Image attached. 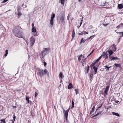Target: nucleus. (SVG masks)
<instances>
[{"instance_id":"44","label":"nucleus","mask_w":123,"mask_h":123,"mask_svg":"<svg viewBox=\"0 0 123 123\" xmlns=\"http://www.w3.org/2000/svg\"><path fill=\"white\" fill-rule=\"evenodd\" d=\"M108 57L109 58L111 59H111L112 58V57L111 56V55H110V54H109L108 55Z\"/></svg>"},{"instance_id":"57","label":"nucleus","mask_w":123,"mask_h":123,"mask_svg":"<svg viewBox=\"0 0 123 123\" xmlns=\"http://www.w3.org/2000/svg\"><path fill=\"white\" fill-rule=\"evenodd\" d=\"M119 33H120V34H122V35H123V32H120Z\"/></svg>"},{"instance_id":"62","label":"nucleus","mask_w":123,"mask_h":123,"mask_svg":"<svg viewBox=\"0 0 123 123\" xmlns=\"http://www.w3.org/2000/svg\"><path fill=\"white\" fill-rule=\"evenodd\" d=\"M62 79H61L60 80V83H62Z\"/></svg>"},{"instance_id":"36","label":"nucleus","mask_w":123,"mask_h":123,"mask_svg":"<svg viewBox=\"0 0 123 123\" xmlns=\"http://www.w3.org/2000/svg\"><path fill=\"white\" fill-rule=\"evenodd\" d=\"M74 90H75V91L76 92V95H77V94H78V93H79L78 90V89H75Z\"/></svg>"},{"instance_id":"49","label":"nucleus","mask_w":123,"mask_h":123,"mask_svg":"<svg viewBox=\"0 0 123 123\" xmlns=\"http://www.w3.org/2000/svg\"><path fill=\"white\" fill-rule=\"evenodd\" d=\"M103 55H102L99 57V58L98 59L100 60L101 59V58L103 56Z\"/></svg>"},{"instance_id":"21","label":"nucleus","mask_w":123,"mask_h":123,"mask_svg":"<svg viewBox=\"0 0 123 123\" xmlns=\"http://www.w3.org/2000/svg\"><path fill=\"white\" fill-rule=\"evenodd\" d=\"M75 32L74 30H73L72 32V38L73 39L74 37L75 36Z\"/></svg>"},{"instance_id":"12","label":"nucleus","mask_w":123,"mask_h":123,"mask_svg":"<svg viewBox=\"0 0 123 123\" xmlns=\"http://www.w3.org/2000/svg\"><path fill=\"white\" fill-rule=\"evenodd\" d=\"M59 77V78H60L61 79H62L64 77V76L63 75V74L62 72H60Z\"/></svg>"},{"instance_id":"7","label":"nucleus","mask_w":123,"mask_h":123,"mask_svg":"<svg viewBox=\"0 0 123 123\" xmlns=\"http://www.w3.org/2000/svg\"><path fill=\"white\" fill-rule=\"evenodd\" d=\"M109 88V86H108L106 87L104 91V93L106 95L107 94V92H108Z\"/></svg>"},{"instance_id":"18","label":"nucleus","mask_w":123,"mask_h":123,"mask_svg":"<svg viewBox=\"0 0 123 123\" xmlns=\"http://www.w3.org/2000/svg\"><path fill=\"white\" fill-rule=\"evenodd\" d=\"M118 7L120 9H121L123 7V6L122 4H118Z\"/></svg>"},{"instance_id":"30","label":"nucleus","mask_w":123,"mask_h":123,"mask_svg":"<svg viewBox=\"0 0 123 123\" xmlns=\"http://www.w3.org/2000/svg\"><path fill=\"white\" fill-rule=\"evenodd\" d=\"M86 41V40H85V39L84 40L83 39V38H82L81 39V41H80V43L81 44V43H84Z\"/></svg>"},{"instance_id":"56","label":"nucleus","mask_w":123,"mask_h":123,"mask_svg":"<svg viewBox=\"0 0 123 123\" xmlns=\"http://www.w3.org/2000/svg\"><path fill=\"white\" fill-rule=\"evenodd\" d=\"M92 54L91 53H90L87 56V58L90 56Z\"/></svg>"},{"instance_id":"28","label":"nucleus","mask_w":123,"mask_h":123,"mask_svg":"<svg viewBox=\"0 0 123 123\" xmlns=\"http://www.w3.org/2000/svg\"><path fill=\"white\" fill-rule=\"evenodd\" d=\"M83 62L82 63V65L83 66H84V64H86V61H85L84 59H83Z\"/></svg>"},{"instance_id":"22","label":"nucleus","mask_w":123,"mask_h":123,"mask_svg":"<svg viewBox=\"0 0 123 123\" xmlns=\"http://www.w3.org/2000/svg\"><path fill=\"white\" fill-rule=\"evenodd\" d=\"M54 24V20L50 19V24L51 27H52Z\"/></svg>"},{"instance_id":"31","label":"nucleus","mask_w":123,"mask_h":123,"mask_svg":"<svg viewBox=\"0 0 123 123\" xmlns=\"http://www.w3.org/2000/svg\"><path fill=\"white\" fill-rule=\"evenodd\" d=\"M55 14L54 13L52 15L50 19L54 20V18H55Z\"/></svg>"},{"instance_id":"11","label":"nucleus","mask_w":123,"mask_h":123,"mask_svg":"<svg viewBox=\"0 0 123 123\" xmlns=\"http://www.w3.org/2000/svg\"><path fill=\"white\" fill-rule=\"evenodd\" d=\"M98 65L97 67H96L95 66H93V68L94 70V74H96L97 73L98 68Z\"/></svg>"},{"instance_id":"50","label":"nucleus","mask_w":123,"mask_h":123,"mask_svg":"<svg viewBox=\"0 0 123 123\" xmlns=\"http://www.w3.org/2000/svg\"><path fill=\"white\" fill-rule=\"evenodd\" d=\"M123 36L122 35H120V36H119V39H120Z\"/></svg>"},{"instance_id":"45","label":"nucleus","mask_w":123,"mask_h":123,"mask_svg":"<svg viewBox=\"0 0 123 123\" xmlns=\"http://www.w3.org/2000/svg\"><path fill=\"white\" fill-rule=\"evenodd\" d=\"M43 63H44V66L45 67H46V65H47V63H46L45 62H43Z\"/></svg>"},{"instance_id":"43","label":"nucleus","mask_w":123,"mask_h":123,"mask_svg":"<svg viewBox=\"0 0 123 123\" xmlns=\"http://www.w3.org/2000/svg\"><path fill=\"white\" fill-rule=\"evenodd\" d=\"M37 94H38L37 93V92H35V97H36Z\"/></svg>"},{"instance_id":"29","label":"nucleus","mask_w":123,"mask_h":123,"mask_svg":"<svg viewBox=\"0 0 123 123\" xmlns=\"http://www.w3.org/2000/svg\"><path fill=\"white\" fill-rule=\"evenodd\" d=\"M32 32H36V30L35 27H33L32 28Z\"/></svg>"},{"instance_id":"42","label":"nucleus","mask_w":123,"mask_h":123,"mask_svg":"<svg viewBox=\"0 0 123 123\" xmlns=\"http://www.w3.org/2000/svg\"><path fill=\"white\" fill-rule=\"evenodd\" d=\"M100 60L98 58V59H97V60H96L94 62H95V63H96V62H98V61Z\"/></svg>"},{"instance_id":"52","label":"nucleus","mask_w":123,"mask_h":123,"mask_svg":"<svg viewBox=\"0 0 123 123\" xmlns=\"http://www.w3.org/2000/svg\"><path fill=\"white\" fill-rule=\"evenodd\" d=\"M5 52L6 53L8 54V50H6L5 51Z\"/></svg>"},{"instance_id":"10","label":"nucleus","mask_w":123,"mask_h":123,"mask_svg":"<svg viewBox=\"0 0 123 123\" xmlns=\"http://www.w3.org/2000/svg\"><path fill=\"white\" fill-rule=\"evenodd\" d=\"M112 50L113 51L115 52L117 49V48L116 45L114 44H113L112 46Z\"/></svg>"},{"instance_id":"38","label":"nucleus","mask_w":123,"mask_h":123,"mask_svg":"<svg viewBox=\"0 0 123 123\" xmlns=\"http://www.w3.org/2000/svg\"><path fill=\"white\" fill-rule=\"evenodd\" d=\"M22 15V14L21 13V12H18V16H20Z\"/></svg>"},{"instance_id":"34","label":"nucleus","mask_w":123,"mask_h":123,"mask_svg":"<svg viewBox=\"0 0 123 123\" xmlns=\"http://www.w3.org/2000/svg\"><path fill=\"white\" fill-rule=\"evenodd\" d=\"M85 32H84V31H83L82 32L79 33L78 34L79 35H82L83 34L85 35Z\"/></svg>"},{"instance_id":"3","label":"nucleus","mask_w":123,"mask_h":123,"mask_svg":"<svg viewBox=\"0 0 123 123\" xmlns=\"http://www.w3.org/2000/svg\"><path fill=\"white\" fill-rule=\"evenodd\" d=\"M30 45L31 47L34 44L35 41V37L32 36L30 39Z\"/></svg>"},{"instance_id":"51","label":"nucleus","mask_w":123,"mask_h":123,"mask_svg":"<svg viewBox=\"0 0 123 123\" xmlns=\"http://www.w3.org/2000/svg\"><path fill=\"white\" fill-rule=\"evenodd\" d=\"M81 60L80 56H79L78 58V60L79 61H80Z\"/></svg>"},{"instance_id":"20","label":"nucleus","mask_w":123,"mask_h":123,"mask_svg":"<svg viewBox=\"0 0 123 123\" xmlns=\"http://www.w3.org/2000/svg\"><path fill=\"white\" fill-rule=\"evenodd\" d=\"M112 66H111L110 67H108L106 65L105 66V68H107V69H106V71H109V68L111 67Z\"/></svg>"},{"instance_id":"5","label":"nucleus","mask_w":123,"mask_h":123,"mask_svg":"<svg viewBox=\"0 0 123 123\" xmlns=\"http://www.w3.org/2000/svg\"><path fill=\"white\" fill-rule=\"evenodd\" d=\"M69 111V109L67 110L66 111H65L64 110L63 111L64 116H65V118L67 120V119L68 113Z\"/></svg>"},{"instance_id":"59","label":"nucleus","mask_w":123,"mask_h":123,"mask_svg":"<svg viewBox=\"0 0 123 123\" xmlns=\"http://www.w3.org/2000/svg\"><path fill=\"white\" fill-rule=\"evenodd\" d=\"M8 54H7V53H6L4 55V56H5V57H6L7 55Z\"/></svg>"},{"instance_id":"8","label":"nucleus","mask_w":123,"mask_h":123,"mask_svg":"<svg viewBox=\"0 0 123 123\" xmlns=\"http://www.w3.org/2000/svg\"><path fill=\"white\" fill-rule=\"evenodd\" d=\"M42 54V57H41V59H43L44 56L46 55L47 53L44 52V51H42L41 52Z\"/></svg>"},{"instance_id":"27","label":"nucleus","mask_w":123,"mask_h":123,"mask_svg":"<svg viewBox=\"0 0 123 123\" xmlns=\"http://www.w3.org/2000/svg\"><path fill=\"white\" fill-rule=\"evenodd\" d=\"M96 63L95 62H94L93 61L92 63L91 64V65L90 66V67H91L92 68V67H93L95 65V64Z\"/></svg>"},{"instance_id":"53","label":"nucleus","mask_w":123,"mask_h":123,"mask_svg":"<svg viewBox=\"0 0 123 123\" xmlns=\"http://www.w3.org/2000/svg\"><path fill=\"white\" fill-rule=\"evenodd\" d=\"M82 20H81V22L80 23V25H81V24H82Z\"/></svg>"},{"instance_id":"24","label":"nucleus","mask_w":123,"mask_h":123,"mask_svg":"<svg viewBox=\"0 0 123 123\" xmlns=\"http://www.w3.org/2000/svg\"><path fill=\"white\" fill-rule=\"evenodd\" d=\"M29 97L28 96H26V100L27 101V103H29Z\"/></svg>"},{"instance_id":"35","label":"nucleus","mask_w":123,"mask_h":123,"mask_svg":"<svg viewBox=\"0 0 123 123\" xmlns=\"http://www.w3.org/2000/svg\"><path fill=\"white\" fill-rule=\"evenodd\" d=\"M49 49L48 48H44V49L43 51H44V52L47 53V51Z\"/></svg>"},{"instance_id":"48","label":"nucleus","mask_w":123,"mask_h":123,"mask_svg":"<svg viewBox=\"0 0 123 123\" xmlns=\"http://www.w3.org/2000/svg\"><path fill=\"white\" fill-rule=\"evenodd\" d=\"M114 101L115 103H118L119 102V101H117L116 99H114Z\"/></svg>"},{"instance_id":"64","label":"nucleus","mask_w":123,"mask_h":123,"mask_svg":"<svg viewBox=\"0 0 123 123\" xmlns=\"http://www.w3.org/2000/svg\"><path fill=\"white\" fill-rule=\"evenodd\" d=\"M80 26H81V25H80L79 26V25H78V28H79L80 27Z\"/></svg>"},{"instance_id":"54","label":"nucleus","mask_w":123,"mask_h":123,"mask_svg":"<svg viewBox=\"0 0 123 123\" xmlns=\"http://www.w3.org/2000/svg\"><path fill=\"white\" fill-rule=\"evenodd\" d=\"M32 28L34 27V24L33 23L32 24Z\"/></svg>"},{"instance_id":"60","label":"nucleus","mask_w":123,"mask_h":123,"mask_svg":"<svg viewBox=\"0 0 123 123\" xmlns=\"http://www.w3.org/2000/svg\"><path fill=\"white\" fill-rule=\"evenodd\" d=\"M94 50V49H93V50H92V52H91V54H92Z\"/></svg>"},{"instance_id":"47","label":"nucleus","mask_w":123,"mask_h":123,"mask_svg":"<svg viewBox=\"0 0 123 123\" xmlns=\"http://www.w3.org/2000/svg\"><path fill=\"white\" fill-rule=\"evenodd\" d=\"M106 5V2H105V3H104V5H102V6H105Z\"/></svg>"},{"instance_id":"58","label":"nucleus","mask_w":123,"mask_h":123,"mask_svg":"<svg viewBox=\"0 0 123 123\" xmlns=\"http://www.w3.org/2000/svg\"><path fill=\"white\" fill-rule=\"evenodd\" d=\"M84 32H85V35L86 34H88V32H86L85 31H84Z\"/></svg>"},{"instance_id":"32","label":"nucleus","mask_w":123,"mask_h":123,"mask_svg":"<svg viewBox=\"0 0 123 123\" xmlns=\"http://www.w3.org/2000/svg\"><path fill=\"white\" fill-rule=\"evenodd\" d=\"M90 78H92L93 76V73L92 72H90Z\"/></svg>"},{"instance_id":"6","label":"nucleus","mask_w":123,"mask_h":123,"mask_svg":"<svg viewBox=\"0 0 123 123\" xmlns=\"http://www.w3.org/2000/svg\"><path fill=\"white\" fill-rule=\"evenodd\" d=\"M65 17V15L64 14H63L60 18V20L59 21V23L60 22L61 20V22H64V23L65 22L64 21V20Z\"/></svg>"},{"instance_id":"26","label":"nucleus","mask_w":123,"mask_h":123,"mask_svg":"<svg viewBox=\"0 0 123 123\" xmlns=\"http://www.w3.org/2000/svg\"><path fill=\"white\" fill-rule=\"evenodd\" d=\"M31 115L32 116V117H33L35 116L34 113L33 112V110H31Z\"/></svg>"},{"instance_id":"23","label":"nucleus","mask_w":123,"mask_h":123,"mask_svg":"<svg viewBox=\"0 0 123 123\" xmlns=\"http://www.w3.org/2000/svg\"><path fill=\"white\" fill-rule=\"evenodd\" d=\"M112 113L113 115L117 116V117H119L120 116L117 113L112 112Z\"/></svg>"},{"instance_id":"2","label":"nucleus","mask_w":123,"mask_h":123,"mask_svg":"<svg viewBox=\"0 0 123 123\" xmlns=\"http://www.w3.org/2000/svg\"><path fill=\"white\" fill-rule=\"evenodd\" d=\"M37 74L41 77H42L48 73V70L46 69H43L39 68H37Z\"/></svg>"},{"instance_id":"61","label":"nucleus","mask_w":123,"mask_h":123,"mask_svg":"<svg viewBox=\"0 0 123 123\" xmlns=\"http://www.w3.org/2000/svg\"><path fill=\"white\" fill-rule=\"evenodd\" d=\"M11 121H12V123H14V122L15 121H14L13 120H12V119L11 120Z\"/></svg>"},{"instance_id":"39","label":"nucleus","mask_w":123,"mask_h":123,"mask_svg":"<svg viewBox=\"0 0 123 123\" xmlns=\"http://www.w3.org/2000/svg\"><path fill=\"white\" fill-rule=\"evenodd\" d=\"M16 117V116H15V115H13V120H14V121H15Z\"/></svg>"},{"instance_id":"25","label":"nucleus","mask_w":123,"mask_h":123,"mask_svg":"<svg viewBox=\"0 0 123 123\" xmlns=\"http://www.w3.org/2000/svg\"><path fill=\"white\" fill-rule=\"evenodd\" d=\"M95 108V106H93V107L92 108V109L91 111L90 114H92V113L94 111V109Z\"/></svg>"},{"instance_id":"19","label":"nucleus","mask_w":123,"mask_h":123,"mask_svg":"<svg viewBox=\"0 0 123 123\" xmlns=\"http://www.w3.org/2000/svg\"><path fill=\"white\" fill-rule=\"evenodd\" d=\"M73 87L72 84L71 83H69L68 86V88L70 89L72 88Z\"/></svg>"},{"instance_id":"46","label":"nucleus","mask_w":123,"mask_h":123,"mask_svg":"<svg viewBox=\"0 0 123 123\" xmlns=\"http://www.w3.org/2000/svg\"><path fill=\"white\" fill-rule=\"evenodd\" d=\"M8 0H4L2 2V3H4L7 2Z\"/></svg>"},{"instance_id":"63","label":"nucleus","mask_w":123,"mask_h":123,"mask_svg":"<svg viewBox=\"0 0 123 123\" xmlns=\"http://www.w3.org/2000/svg\"><path fill=\"white\" fill-rule=\"evenodd\" d=\"M101 106H102V105H101V106H99L98 107V109H99V108H100V107Z\"/></svg>"},{"instance_id":"41","label":"nucleus","mask_w":123,"mask_h":123,"mask_svg":"<svg viewBox=\"0 0 123 123\" xmlns=\"http://www.w3.org/2000/svg\"><path fill=\"white\" fill-rule=\"evenodd\" d=\"M94 36H95L94 35L92 36H91L89 38V39H90L91 38L92 39L94 37Z\"/></svg>"},{"instance_id":"37","label":"nucleus","mask_w":123,"mask_h":123,"mask_svg":"<svg viewBox=\"0 0 123 123\" xmlns=\"http://www.w3.org/2000/svg\"><path fill=\"white\" fill-rule=\"evenodd\" d=\"M5 119H1L0 120V121L3 122L4 123H6V122L5 121Z\"/></svg>"},{"instance_id":"13","label":"nucleus","mask_w":123,"mask_h":123,"mask_svg":"<svg viewBox=\"0 0 123 123\" xmlns=\"http://www.w3.org/2000/svg\"><path fill=\"white\" fill-rule=\"evenodd\" d=\"M120 58H118L116 56L113 57H112L111 59V61H112L113 60H120Z\"/></svg>"},{"instance_id":"9","label":"nucleus","mask_w":123,"mask_h":123,"mask_svg":"<svg viewBox=\"0 0 123 123\" xmlns=\"http://www.w3.org/2000/svg\"><path fill=\"white\" fill-rule=\"evenodd\" d=\"M123 28V23H121L119 25L117 26L116 27V28L117 29H118L119 28Z\"/></svg>"},{"instance_id":"40","label":"nucleus","mask_w":123,"mask_h":123,"mask_svg":"<svg viewBox=\"0 0 123 123\" xmlns=\"http://www.w3.org/2000/svg\"><path fill=\"white\" fill-rule=\"evenodd\" d=\"M108 25H109V23L107 24H104V23L103 24V25L105 26H107Z\"/></svg>"},{"instance_id":"1","label":"nucleus","mask_w":123,"mask_h":123,"mask_svg":"<svg viewBox=\"0 0 123 123\" xmlns=\"http://www.w3.org/2000/svg\"><path fill=\"white\" fill-rule=\"evenodd\" d=\"M22 29L20 26H16L14 28L13 32L16 37L24 38L22 36V32L20 31V29Z\"/></svg>"},{"instance_id":"16","label":"nucleus","mask_w":123,"mask_h":123,"mask_svg":"<svg viewBox=\"0 0 123 123\" xmlns=\"http://www.w3.org/2000/svg\"><path fill=\"white\" fill-rule=\"evenodd\" d=\"M107 53H109V54L110 55H111L113 53V51L111 50H109V49L107 50Z\"/></svg>"},{"instance_id":"14","label":"nucleus","mask_w":123,"mask_h":123,"mask_svg":"<svg viewBox=\"0 0 123 123\" xmlns=\"http://www.w3.org/2000/svg\"><path fill=\"white\" fill-rule=\"evenodd\" d=\"M115 66L117 67H118L120 68H122L121 65L120 64L115 63L114 64Z\"/></svg>"},{"instance_id":"55","label":"nucleus","mask_w":123,"mask_h":123,"mask_svg":"<svg viewBox=\"0 0 123 123\" xmlns=\"http://www.w3.org/2000/svg\"><path fill=\"white\" fill-rule=\"evenodd\" d=\"M69 15H68L67 16V19L68 20H69Z\"/></svg>"},{"instance_id":"33","label":"nucleus","mask_w":123,"mask_h":123,"mask_svg":"<svg viewBox=\"0 0 123 123\" xmlns=\"http://www.w3.org/2000/svg\"><path fill=\"white\" fill-rule=\"evenodd\" d=\"M72 107H71V108L72 109L74 107V103L73 100H72Z\"/></svg>"},{"instance_id":"15","label":"nucleus","mask_w":123,"mask_h":123,"mask_svg":"<svg viewBox=\"0 0 123 123\" xmlns=\"http://www.w3.org/2000/svg\"><path fill=\"white\" fill-rule=\"evenodd\" d=\"M89 65H87V67H86L85 69V73H87L89 69Z\"/></svg>"},{"instance_id":"4","label":"nucleus","mask_w":123,"mask_h":123,"mask_svg":"<svg viewBox=\"0 0 123 123\" xmlns=\"http://www.w3.org/2000/svg\"><path fill=\"white\" fill-rule=\"evenodd\" d=\"M107 52V51L106 52H104L103 53V56L104 57L105 60H106L108 59V56Z\"/></svg>"},{"instance_id":"17","label":"nucleus","mask_w":123,"mask_h":123,"mask_svg":"<svg viewBox=\"0 0 123 123\" xmlns=\"http://www.w3.org/2000/svg\"><path fill=\"white\" fill-rule=\"evenodd\" d=\"M102 112V111H99V112H98L96 114V115H94L92 117V118H93L94 117H97V116L99 115L100 114H101Z\"/></svg>"}]
</instances>
